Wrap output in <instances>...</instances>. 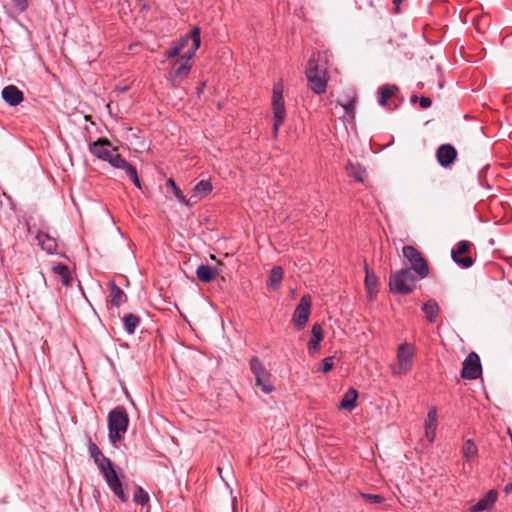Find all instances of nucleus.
<instances>
[{"label":"nucleus","mask_w":512,"mask_h":512,"mask_svg":"<svg viewBox=\"0 0 512 512\" xmlns=\"http://www.w3.org/2000/svg\"><path fill=\"white\" fill-rule=\"evenodd\" d=\"M194 44L188 48L179 58H176L171 65L168 75V81L173 87L179 86L190 74L192 64L191 60L201 45V31L196 29L193 34Z\"/></svg>","instance_id":"f257e3e1"},{"label":"nucleus","mask_w":512,"mask_h":512,"mask_svg":"<svg viewBox=\"0 0 512 512\" xmlns=\"http://www.w3.org/2000/svg\"><path fill=\"white\" fill-rule=\"evenodd\" d=\"M308 87L317 95L323 94L327 89V68L320 54L309 59L306 70Z\"/></svg>","instance_id":"f03ea898"},{"label":"nucleus","mask_w":512,"mask_h":512,"mask_svg":"<svg viewBox=\"0 0 512 512\" xmlns=\"http://www.w3.org/2000/svg\"><path fill=\"white\" fill-rule=\"evenodd\" d=\"M129 419L122 408L110 411L108 415L109 440L112 444L121 440L122 435L127 431Z\"/></svg>","instance_id":"7ed1b4c3"},{"label":"nucleus","mask_w":512,"mask_h":512,"mask_svg":"<svg viewBox=\"0 0 512 512\" xmlns=\"http://www.w3.org/2000/svg\"><path fill=\"white\" fill-rule=\"evenodd\" d=\"M416 280L411 269L403 268L390 276V290L393 293L408 294L415 288Z\"/></svg>","instance_id":"20e7f679"},{"label":"nucleus","mask_w":512,"mask_h":512,"mask_svg":"<svg viewBox=\"0 0 512 512\" xmlns=\"http://www.w3.org/2000/svg\"><path fill=\"white\" fill-rule=\"evenodd\" d=\"M415 355V346L411 343H402L397 350V364L391 365L393 375L407 374L412 368V362Z\"/></svg>","instance_id":"39448f33"},{"label":"nucleus","mask_w":512,"mask_h":512,"mask_svg":"<svg viewBox=\"0 0 512 512\" xmlns=\"http://www.w3.org/2000/svg\"><path fill=\"white\" fill-rule=\"evenodd\" d=\"M88 451L105 480H119L114 464L106 458L97 445L89 440Z\"/></svg>","instance_id":"423d86ee"},{"label":"nucleus","mask_w":512,"mask_h":512,"mask_svg":"<svg viewBox=\"0 0 512 512\" xmlns=\"http://www.w3.org/2000/svg\"><path fill=\"white\" fill-rule=\"evenodd\" d=\"M402 252L405 259L410 263L411 270L414 271L418 279H424L428 276V264L415 247L409 245L404 246Z\"/></svg>","instance_id":"0eeeda50"},{"label":"nucleus","mask_w":512,"mask_h":512,"mask_svg":"<svg viewBox=\"0 0 512 512\" xmlns=\"http://www.w3.org/2000/svg\"><path fill=\"white\" fill-rule=\"evenodd\" d=\"M272 107L275 119L273 124V133L276 136L286 117L283 99V85L281 83H277L273 87Z\"/></svg>","instance_id":"6e6552de"},{"label":"nucleus","mask_w":512,"mask_h":512,"mask_svg":"<svg viewBox=\"0 0 512 512\" xmlns=\"http://www.w3.org/2000/svg\"><path fill=\"white\" fill-rule=\"evenodd\" d=\"M250 369L255 376L256 385L260 387L265 394H269L274 391V386L271 383V374L264 367L263 363L258 357L251 358Z\"/></svg>","instance_id":"1a4fd4ad"},{"label":"nucleus","mask_w":512,"mask_h":512,"mask_svg":"<svg viewBox=\"0 0 512 512\" xmlns=\"http://www.w3.org/2000/svg\"><path fill=\"white\" fill-rule=\"evenodd\" d=\"M310 312L311 298L305 295L301 298L292 317V322L297 330H301L306 325L309 320Z\"/></svg>","instance_id":"9d476101"},{"label":"nucleus","mask_w":512,"mask_h":512,"mask_svg":"<svg viewBox=\"0 0 512 512\" xmlns=\"http://www.w3.org/2000/svg\"><path fill=\"white\" fill-rule=\"evenodd\" d=\"M481 363L479 356L475 352H471L463 362L461 376L464 379H477L481 374Z\"/></svg>","instance_id":"9b49d317"},{"label":"nucleus","mask_w":512,"mask_h":512,"mask_svg":"<svg viewBox=\"0 0 512 512\" xmlns=\"http://www.w3.org/2000/svg\"><path fill=\"white\" fill-rule=\"evenodd\" d=\"M89 151L98 159L107 162L117 148L113 147L108 139L100 138L89 145Z\"/></svg>","instance_id":"f8f14e48"},{"label":"nucleus","mask_w":512,"mask_h":512,"mask_svg":"<svg viewBox=\"0 0 512 512\" xmlns=\"http://www.w3.org/2000/svg\"><path fill=\"white\" fill-rule=\"evenodd\" d=\"M461 454L463 458L462 470L467 473L472 468V463L478 455V447L472 439H467L463 443L461 448Z\"/></svg>","instance_id":"ddd939ff"},{"label":"nucleus","mask_w":512,"mask_h":512,"mask_svg":"<svg viewBox=\"0 0 512 512\" xmlns=\"http://www.w3.org/2000/svg\"><path fill=\"white\" fill-rule=\"evenodd\" d=\"M200 29L199 27H193L190 33L184 35L179 40L172 42L171 46L165 51L164 56L167 59L176 58L180 53L188 46L189 41L194 44V31Z\"/></svg>","instance_id":"4468645a"},{"label":"nucleus","mask_w":512,"mask_h":512,"mask_svg":"<svg viewBox=\"0 0 512 512\" xmlns=\"http://www.w3.org/2000/svg\"><path fill=\"white\" fill-rule=\"evenodd\" d=\"M438 426V411L436 407L428 409L427 418L424 422L425 438L433 443L436 438V429Z\"/></svg>","instance_id":"2eb2a0df"},{"label":"nucleus","mask_w":512,"mask_h":512,"mask_svg":"<svg viewBox=\"0 0 512 512\" xmlns=\"http://www.w3.org/2000/svg\"><path fill=\"white\" fill-rule=\"evenodd\" d=\"M470 248V243L467 241H460L455 249L451 251V257L454 262L463 268H469L473 264V260L470 256H464L463 259H459V255L465 254Z\"/></svg>","instance_id":"dca6fc26"},{"label":"nucleus","mask_w":512,"mask_h":512,"mask_svg":"<svg viewBox=\"0 0 512 512\" xmlns=\"http://www.w3.org/2000/svg\"><path fill=\"white\" fill-rule=\"evenodd\" d=\"M498 493L496 490H489L483 498H481L476 504L470 507V512H482V511H490L495 502L497 501Z\"/></svg>","instance_id":"f3484780"},{"label":"nucleus","mask_w":512,"mask_h":512,"mask_svg":"<svg viewBox=\"0 0 512 512\" xmlns=\"http://www.w3.org/2000/svg\"><path fill=\"white\" fill-rule=\"evenodd\" d=\"M457 152L455 148L449 144L441 145L436 151L438 163L442 167H448L456 159Z\"/></svg>","instance_id":"a211bd4d"},{"label":"nucleus","mask_w":512,"mask_h":512,"mask_svg":"<svg viewBox=\"0 0 512 512\" xmlns=\"http://www.w3.org/2000/svg\"><path fill=\"white\" fill-rule=\"evenodd\" d=\"M1 94L3 100L10 106H17L24 100L23 93L14 85L4 87Z\"/></svg>","instance_id":"6ab92c4d"},{"label":"nucleus","mask_w":512,"mask_h":512,"mask_svg":"<svg viewBox=\"0 0 512 512\" xmlns=\"http://www.w3.org/2000/svg\"><path fill=\"white\" fill-rule=\"evenodd\" d=\"M212 191V183L209 180H201L193 187L191 200L197 202L205 199Z\"/></svg>","instance_id":"aec40b11"},{"label":"nucleus","mask_w":512,"mask_h":512,"mask_svg":"<svg viewBox=\"0 0 512 512\" xmlns=\"http://www.w3.org/2000/svg\"><path fill=\"white\" fill-rule=\"evenodd\" d=\"M323 329L320 324H314L311 330V339L308 344L310 354H314L320 350V343L323 340Z\"/></svg>","instance_id":"412c9836"},{"label":"nucleus","mask_w":512,"mask_h":512,"mask_svg":"<svg viewBox=\"0 0 512 512\" xmlns=\"http://www.w3.org/2000/svg\"><path fill=\"white\" fill-rule=\"evenodd\" d=\"M36 239L42 250L46 251L48 254H53L57 250L56 239L48 233L40 231L37 234Z\"/></svg>","instance_id":"4be33fe9"},{"label":"nucleus","mask_w":512,"mask_h":512,"mask_svg":"<svg viewBox=\"0 0 512 512\" xmlns=\"http://www.w3.org/2000/svg\"><path fill=\"white\" fill-rule=\"evenodd\" d=\"M336 104L339 105L343 111L344 122L353 123L355 119V97H351L347 100H337Z\"/></svg>","instance_id":"5701e85b"},{"label":"nucleus","mask_w":512,"mask_h":512,"mask_svg":"<svg viewBox=\"0 0 512 512\" xmlns=\"http://www.w3.org/2000/svg\"><path fill=\"white\" fill-rule=\"evenodd\" d=\"M358 393L354 388H350L343 396L339 408L352 411L357 406Z\"/></svg>","instance_id":"b1692460"},{"label":"nucleus","mask_w":512,"mask_h":512,"mask_svg":"<svg viewBox=\"0 0 512 512\" xmlns=\"http://www.w3.org/2000/svg\"><path fill=\"white\" fill-rule=\"evenodd\" d=\"M196 275L200 281L209 283L217 277L218 272L209 265L202 264L197 268Z\"/></svg>","instance_id":"393cba45"},{"label":"nucleus","mask_w":512,"mask_h":512,"mask_svg":"<svg viewBox=\"0 0 512 512\" xmlns=\"http://www.w3.org/2000/svg\"><path fill=\"white\" fill-rule=\"evenodd\" d=\"M111 302L114 306L118 307L124 302H126V294L123 292V290L117 286L114 282L111 283Z\"/></svg>","instance_id":"a878e982"},{"label":"nucleus","mask_w":512,"mask_h":512,"mask_svg":"<svg viewBox=\"0 0 512 512\" xmlns=\"http://www.w3.org/2000/svg\"><path fill=\"white\" fill-rule=\"evenodd\" d=\"M422 310L425 313L427 320L431 323L436 321L438 312H439V306L434 300L427 301L423 306Z\"/></svg>","instance_id":"bb28decb"},{"label":"nucleus","mask_w":512,"mask_h":512,"mask_svg":"<svg viewBox=\"0 0 512 512\" xmlns=\"http://www.w3.org/2000/svg\"><path fill=\"white\" fill-rule=\"evenodd\" d=\"M112 167L117 169H122L126 173L129 171V168H132L133 166L130 165L122 156L115 151L112 153V157L109 158L107 161Z\"/></svg>","instance_id":"cd10ccee"},{"label":"nucleus","mask_w":512,"mask_h":512,"mask_svg":"<svg viewBox=\"0 0 512 512\" xmlns=\"http://www.w3.org/2000/svg\"><path fill=\"white\" fill-rule=\"evenodd\" d=\"M346 169L349 176L353 177L358 182H363L366 178V170L358 164L349 163Z\"/></svg>","instance_id":"c85d7f7f"},{"label":"nucleus","mask_w":512,"mask_h":512,"mask_svg":"<svg viewBox=\"0 0 512 512\" xmlns=\"http://www.w3.org/2000/svg\"><path fill=\"white\" fill-rule=\"evenodd\" d=\"M365 285L368 290L370 298L377 292L378 278L377 276L366 268Z\"/></svg>","instance_id":"c756f323"},{"label":"nucleus","mask_w":512,"mask_h":512,"mask_svg":"<svg viewBox=\"0 0 512 512\" xmlns=\"http://www.w3.org/2000/svg\"><path fill=\"white\" fill-rule=\"evenodd\" d=\"M395 91H396V87L395 86H390V85L381 86L378 89V93H379L378 103H379V105H381L382 107H385L386 104H387L388 99L394 95Z\"/></svg>","instance_id":"7c9ffc66"},{"label":"nucleus","mask_w":512,"mask_h":512,"mask_svg":"<svg viewBox=\"0 0 512 512\" xmlns=\"http://www.w3.org/2000/svg\"><path fill=\"white\" fill-rule=\"evenodd\" d=\"M53 272L59 275L62 279V283L65 286H69L72 282L69 268L65 264H57L52 268Z\"/></svg>","instance_id":"2f4dec72"},{"label":"nucleus","mask_w":512,"mask_h":512,"mask_svg":"<svg viewBox=\"0 0 512 512\" xmlns=\"http://www.w3.org/2000/svg\"><path fill=\"white\" fill-rule=\"evenodd\" d=\"M283 279V270L280 266H276L271 270L269 277V287L273 290L279 288Z\"/></svg>","instance_id":"473e14b6"},{"label":"nucleus","mask_w":512,"mask_h":512,"mask_svg":"<svg viewBox=\"0 0 512 512\" xmlns=\"http://www.w3.org/2000/svg\"><path fill=\"white\" fill-rule=\"evenodd\" d=\"M139 323V318L134 314H127L123 317L124 328L128 334H133Z\"/></svg>","instance_id":"72a5a7b5"},{"label":"nucleus","mask_w":512,"mask_h":512,"mask_svg":"<svg viewBox=\"0 0 512 512\" xmlns=\"http://www.w3.org/2000/svg\"><path fill=\"white\" fill-rule=\"evenodd\" d=\"M133 500L134 502L144 505L149 501L148 493L143 490L141 487L134 485L133 486Z\"/></svg>","instance_id":"f704fd0d"},{"label":"nucleus","mask_w":512,"mask_h":512,"mask_svg":"<svg viewBox=\"0 0 512 512\" xmlns=\"http://www.w3.org/2000/svg\"><path fill=\"white\" fill-rule=\"evenodd\" d=\"M109 488L117 495L123 502L128 500V495L125 493L123 482H107Z\"/></svg>","instance_id":"c9c22d12"},{"label":"nucleus","mask_w":512,"mask_h":512,"mask_svg":"<svg viewBox=\"0 0 512 512\" xmlns=\"http://www.w3.org/2000/svg\"><path fill=\"white\" fill-rule=\"evenodd\" d=\"M173 194L175 198L183 205L187 207H192L194 204H196V201L191 200L190 198H186V196L183 194L181 189L179 187H175L173 189Z\"/></svg>","instance_id":"e433bc0d"},{"label":"nucleus","mask_w":512,"mask_h":512,"mask_svg":"<svg viewBox=\"0 0 512 512\" xmlns=\"http://www.w3.org/2000/svg\"><path fill=\"white\" fill-rule=\"evenodd\" d=\"M30 0H12L13 8L18 13H23L27 10Z\"/></svg>","instance_id":"4c0bfd02"},{"label":"nucleus","mask_w":512,"mask_h":512,"mask_svg":"<svg viewBox=\"0 0 512 512\" xmlns=\"http://www.w3.org/2000/svg\"><path fill=\"white\" fill-rule=\"evenodd\" d=\"M126 175L130 178V180L134 183V185L141 189L140 180L138 178L137 170L133 166L132 168H129V171L126 173Z\"/></svg>","instance_id":"58836bf2"},{"label":"nucleus","mask_w":512,"mask_h":512,"mask_svg":"<svg viewBox=\"0 0 512 512\" xmlns=\"http://www.w3.org/2000/svg\"><path fill=\"white\" fill-rule=\"evenodd\" d=\"M334 357H326L322 361V371L324 373L329 372L334 366Z\"/></svg>","instance_id":"ea45409f"},{"label":"nucleus","mask_w":512,"mask_h":512,"mask_svg":"<svg viewBox=\"0 0 512 512\" xmlns=\"http://www.w3.org/2000/svg\"><path fill=\"white\" fill-rule=\"evenodd\" d=\"M362 497L373 503H381L383 501V497L380 495L362 494Z\"/></svg>","instance_id":"a19ab883"},{"label":"nucleus","mask_w":512,"mask_h":512,"mask_svg":"<svg viewBox=\"0 0 512 512\" xmlns=\"http://www.w3.org/2000/svg\"><path fill=\"white\" fill-rule=\"evenodd\" d=\"M432 104V101L428 97H421L420 98V106L423 109L429 108Z\"/></svg>","instance_id":"79ce46f5"},{"label":"nucleus","mask_w":512,"mask_h":512,"mask_svg":"<svg viewBox=\"0 0 512 512\" xmlns=\"http://www.w3.org/2000/svg\"><path fill=\"white\" fill-rule=\"evenodd\" d=\"M167 186H168L169 188H171L172 190H173L175 187H178V186L176 185V183L174 182V180H173V179H169V180L167 181Z\"/></svg>","instance_id":"37998d69"},{"label":"nucleus","mask_w":512,"mask_h":512,"mask_svg":"<svg viewBox=\"0 0 512 512\" xmlns=\"http://www.w3.org/2000/svg\"><path fill=\"white\" fill-rule=\"evenodd\" d=\"M204 87H205V82H203V83L201 84V87H200V88H198V90H197V94H198V95H200V94L202 93V91H203Z\"/></svg>","instance_id":"c03bdc74"},{"label":"nucleus","mask_w":512,"mask_h":512,"mask_svg":"<svg viewBox=\"0 0 512 512\" xmlns=\"http://www.w3.org/2000/svg\"><path fill=\"white\" fill-rule=\"evenodd\" d=\"M510 491H512V483L508 484V485L505 487V492H506V493H509Z\"/></svg>","instance_id":"a18cd8bd"},{"label":"nucleus","mask_w":512,"mask_h":512,"mask_svg":"<svg viewBox=\"0 0 512 512\" xmlns=\"http://www.w3.org/2000/svg\"><path fill=\"white\" fill-rule=\"evenodd\" d=\"M126 89H127L126 87H121V89H120V90H121V91H126Z\"/></svg>","instance_id":"49530a36"},{"label":"nucleus","mask_w":512,"mask_h":512,"mask_svg":"<svg viewBox=\"0 0 512 512\" xmlns=\"http://www.w3.org/2000/svg\"><path fill=\"white\" fill-rule=\"evenodd\" d=\"M417 99L416 96H412V101H415Z\"/></svg>","instance_id":"de8ad7c7"},{"label":"nucleus","mask_w":512,"mask_h":512,"mask_svg":"<svg viewBox=\"0 0 512 512\" xmlns=\"http://www.w3.org/2000/svg\"><path fill=\"white\" fill-rule=\"evenodd\" d=\"M464 254L463 255H459V259H463L464 258Z\"/></svg>","instance_id":"09e8293b"}]
</instances>
